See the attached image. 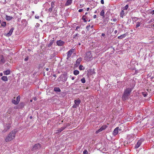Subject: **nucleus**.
Listing matches in <instances>:
<instances>
[{
    "label": "nucleus",
    "mask_w": 154,
    "mask_h": 154,
    "mask_svg": "<svg viewBox=\"0 0 154 154\" xmlns=\"http://www.w3.org/2000/svg\"><path fill=\"white\" fill-rule=\"evenodd\" d=\"M17 131L14 130L8 135L6 137L5 140L6 142H8L14 139L15 137V135Z\"/></svg>",
    "instance_id": "obj_1"
},
{
    "label": "nucleus",
    "mask_w": 154,
    "mask_h": 154,
    "mask_svg": "<svg viewBox=\"0 0 154 154\" xmlns=\"http://www.w3.org/2000/svg\"><path fill=\"white\" fill-rule=\"evenodd\" d=\"M132 91V89L130 88H126L122 97V98L123 100L125 101L128 99L130 94Z\"/></svg>",
    "instance_id": "obj_2"
},
{
    "label": "nucleus",
    "mask_w": 154,
    "mask_h": 154,
    "mask_svg": "<svg viewBox=\"0 0 154 154\" xmlns=\"http://www.w3.org/2000/svg\"><path fill=\"white\" fill-rule=\"evenodd\" d=\"M41 147V144L39 143L35 144L33 146L32 149V151H37Z\"/></svg>",
    "instance_id": "obj_3"
},
{
    "label": "nucleus",
    "mask_w": 154,
    "mask_h": 154,
    "mask_svg": "<svg viewBox=\"0 0 154 154\" xmlns=\"http://www.w3.org/2000/svg\"><path fill=\"white\" fill-rule=\"evenodd\" d=\"M60 77L62 81L65 82L67 79L68 76L67 74L66 73L61 75Z\"/></svg>",
    "instance_id": "obj_4"
},
{
    "label": "nucleus",
    "mask_w": 154,
    "mask_h": 154,
    "mask_svg": "<svg viewBox=\"0 0 154 154\" xmlns=\"http://www.w3.org/2000/svg\"><path fill=\"white\" fill-rule=\"evenodd\" d=\"M92 57L91 52L89 51L86 53V56L85 58L87 60H89Z\"/></svg>",
    "instance_id": "obj_5"
},
{
    "label": "nucleus",
    "mask_w": 154,
    "mask_h": 154,
    "mask_svg": "<svg viewBox=\"0 0 154 154\" xmlns=\"http://www.w3.org/2000/svg\"><path fill=\"white\" fill-rule=\"evenodd\" d=\"M74 50V49L72 48L67 52V59H68L70 57Z\"/></svg>",
    "instance_id": "obj_6"
},
{
    "label": "nucleus",
    "mask_w": 154,
    "mask_h": 154,
    "mask_svg": "<svg viewBox=\"0 0 154 154\" xmlns=\"http://www.w3.org/2000/svg\"><path fill=\"white\" fill-rule=\"evenodd\" d=\"M6 60L3 55H0V64H3L5 63Z\"/></svg>",
    "instance_id": "obj_7"
},
{
    "label": "nucleus",
    "mask_w": 154,
    "mask_h": 154,
    "mask_svg": "<svg viewBox=\"0 0 154 154\" xmlns=\"http://www.w3.org/2000/svg\"><path fill=\"white\" fill-rule=\"evenodd\" d=\"M67 127V125L65 126L61 127V128H58V130H56V133L57 134L66 128Z\"/></svg>",
    "instance_id": "obj_8"
},
{
    "label": "nucleus",
    "mask_w": 154,
    "mask_h": 154,
    "mask_svg": "<svg viewBox=\"0 0 154 154\" xmlns=\"http://www.w3.org/2000/svg\"><path fill=\"white\" fill-rule=\"evenodd\" d=\"M11 127L10 125L9 124H7L5 125V127L4 130H3L2 132L3 133H5L7 131L9 130Z\"/></svg>",
    "instance_id": "obj_9"
},
{
    "label": "nucleus",
    "mask_w": 154,
    "mask_h": 154,
    "mask_svg": "<svg viewBox=\"0 0 154 154\" xmlns=\"http://www.w3.org/2000/svg\"><path fill=\"white\" fill-rule=\"evenodd\" d=\"M14 28L13 27V28H11V30L9 31V32L8 33H5V35L6 36H8V37L10 36L11 35L12 32H13V30H14Z\"/></svg>",
    "instance_id": "obj_10"
},
{
    "label": "nucleus",
    "mask_w": 154,
    "mask_h": 154,
    "mask_svg": "<svg viewBox=\"0 0 154 154\" xmlns=\"http://www.w3.org/2000/svg\"><path fill=\"white\" fill-rule=\"evenodd\" d=\"M143 140H144L143 139H140V140H139L137 143V145L135 146V148L136 149L138 148L141 144L142 142L143 141Z\"/></svg>",
    "instance_id": "obj_11"
},
{
    "label": "nucleus",
    "mask_w": 154,
    "mask_h": 154,
    "mask_svg": "<svg viewBox=\"0 0 154 154\" xmlns=\"http://www.w3.org/2000/svg\"><path fill=\"white\" fill-rule=\"evenodd\" d=\"M56 43L57 45L58 46H62L64 45L65 42L61 40H59L57 41Z\"/></svg>",
    "instance_id": "obj_12"
},
{
    "label": "nucleus",
    "mask_w": 154,
    "mask_h": 154,
    "mask_svg": "<svg viewBox=\"0 0 154 154\" xmlns=\"http://www.w3.org/2000/svg\"><path fill=\"white\" fill-rule=\"evenodd\" d=\"M118 130H119V127H117L114 130L113 132V134L115 136L118 133Z\"/></svg>",
    "instance_id": "obj_13"
},
{
    "label": "nucleus",
    "mask_w": 154,
    "mask_h": 154,
    "mask_svg": "<svg viewBox=\"0 0 154 154\" xmlns=\"http://www.w3.org/2000/svg\"><path fill=\"white\" fill-rule=\"evenodd\" d=\"M106 126H103L100 129L96 131V133H97L101 131H102L103 130L106 129Z\"/></svg>",
    "instance_id": "obj_14"
},
{
    "label": "nucleus",
    "mask_w": 154,
    "mask_h": 154,
    "mask_svg": "<svg viewBox=\"0 0 154 154\" xmlns=\"http://www.w3.org/2000/svg\"><path fill=\"white\" fill-rule=\"evenodd\" d=\"M81 101L80 99H78L77 100H75L74 101L76 105L78 106H79V104L80 103Z\"/></svg>",
    "instance_id": "obj_15"
},
{
    "label": "nucleus",
    "mask_w": 154,
    "mask_h": 154,
    "mask_svg": "<svg viewBox=\"0 0 154 154\" xmlns=\"http://www.w3.org/2000/svg\"><path fill=\"white\" fill-rule=\"evenodd\" d=\"M81 60L82 59L81 58H79L77 59L76 61V63L75 64L76 66H78L80 64Z\"/></svg>",
    "instance_id": "obj_16"
},
{
    "label": "nucleus",
    "mask_w": 154,
    "mask_h": 154,
    "mask_svg": "<svg viewBox=\"0 0 154 154\" xmlns=\"http://www.w3.org/2000/svg\"><path fill=\"white\" fill-rule=\"evenodd\" d=\"M54 42V38H53V40H51L50 42V43L48 45V47H51V45H53V43Z\"/></svg>",
    "instance_id": "obj_17"
},
{
    "label": "nucleus",
    "mask_w": 154,
    "mask_h": 154,
    "mask_svg": "<svg viewBox=\"0 0 154 154\" xmlns=\"http://www.w3.org/2000/svg\"><path fill=\"white\" fill-rule=\"evenodd\" d=\"M10 69H8L3 72V73L5 75H8L10 73Z\"/></svg>",
    "instance_id": "obj_18"
},
{
    "label": "nucleus",
    "mask_w": 154,
    "mask_h": 154,
    "mask_svg": "<svg viewBox=\"0 0 154 154\" xmlns=\"http://www.w3.org/2000/svg\"><path fill=\"white\" fill-rule=\"evenodd\" d=\"M72 2V0H68L65 4V5H69L71 4Z\"/></svg>",
    "instance_id": "obj_19"
},
{
    "label": "nucleus",
    "mask_w": 154,
    "mask_h": 154,
    "mask_svg": "<svg viewBox=\"0 0 154 154\" xmlns=\"http://www.w3.org/2000/svg\"><path fill=\"white\" fill-rule=\"evenodd\" d=\"M1 79L4 81H8V78L7 76H3L2 77Z\"/></svg>",
    "instance_id": "obj_20"
},
{
    "label": "nucleus",
    "mask_w": 154,
    "mask_h": 154,
    "mask_svg": "<svg viewBox=\"0 0 154 154\" xmlns=\"http://www.w3.org/2000/svg\"><path fill=\"white\" fill-rule=\"evenodd\" d=\"M126 34H125L123 35H122L119 36L118 37V38L119 39H122L123 38L125 37L126 36Z\"/></svg>",
    "instance_id": "obj_21"
},
{
    "label": "nucleus",
    "mask_w": 154,
    "mask_h": 154,
    "mask_svg": "<svg viewBox=\"0 0 154 154\" xmlns=\"http://www.w3.org/2000/svg\"><path fill=\"white\" fill-rule=\"evenodd\" d=\"M54 91L55 92H60L61 90L60 88L58 87H55L54 88Z\"/></svg>",
    "instance_id": "obj_22"
},
{
    "label": "nucleus",
    "mask_w": 154,
    "mask_h": 154,
    "mask_svg": "<svg viewBox=\"0 0 154 154\" xmlns=\"http://www.w3.org/2000/svg\"><path fill=\"white\" fill-rule=\"evenodd\" d=\"M12 17L8 16L7 15L6 16V18L7 20H10L12 18Z\"/></svg>",
    "instance_id": "obj_23"
},
{
    "label": "nucleus",
    "mask_w": 154,
    "mask_h": 154,
    "mask_svg": "<svg viewBox=\"0 0 154 154\" xmlns=\"http://www.w3.org/2000/svg\"><path fill=\"white\" fill-rule=\"evenodd\" d=\"M100 15L103 16V17H104V10H103L101 11L100 13Z\"/></svg>",
    "instance_id": "obj_24"
},
{
    "label": "nucleus",
    "mask_w": 154,
    "mask_h": 154,
    "mask_svg": "<svg viewBox=\"0 0 154 154\" xmlns=\"http://www.w3.org/2000/svg\"><path fill=\"white\" fill-rule=\"evenodd\" d=\"M74 74L75 75H77L79 73V71L78 70H75L73 72Z\"/></svg>",
    "instance_id": "obj_25"
},
{
    "label": "nucleus",
    "mask_w": 154,
    "mask_h": 154,
    "mask_svg": "<svg viewBox=\"0 0 154 154\" xmlns=\"http://www.w3.org/2000/svg\"><path fill=\"white\" fill-rule=\"evenodd\" d=\"M20 96L19 95L17 97L16 99V101H17V102L18 103L19 102L20 99Z\"/></svg>",
    "instance_id": "obj_26"
},
{
    "label": "nucleus",
    "mask_w": 154,
    "mask_h": 154,
    "mask_svg": "<svg viewBox=\"0 0 154 154\" xmlns=\"http://www.w3.org/2000/svg\"><path fill=\"white\" fill-rule=\"evenodd\" d=\"M12 103L16 105L18 104V103L15 100H13L12 101Z\"/></svg>",
    "instance_id": "obj_27"
},
{
    "label": "nucleus",
    "mask_w": 154,
    "mask_h": 154,
    "mask_svg": "<svg viewBox=\"0 0 154 154\" xmlns=\"http://www.w3.org/2000/svg\"><path fill=\"white\" fill-rule=\"evenodd\" d=\"M86 17V16L85 15H84L82 18V19L83 20L84 22H85L87 21L85 20V17Z\"/></svg>",
    "instance_id": "obj_28"
},
{
    "label": "nucleus",
    "mask_w": 154,
    "mask_h": 154,
    "mask_svg": "<svg viewBox=\"0 0 154 154\" xmlns=\"http://www.w3.org/2000/svg\"><path fill=\"white\" fill-rule=\"evenodd\" d=\"M6 22H3L1 23V26H2L5 27L6 26Z\"/></svg>",
    "instance_id": "obj_29"
},
{
    "label": "nucleus",
    "mask_w": 154,
    "mask_h": 154,
    "mask_svg": "<svg viewBox=\"0 0 154 154\" xmlns=\"http://www.w3.org/2000/svg\"><path fill=\"white\" fill-rule=\"evenodd\" d=\"M81 81L82 83H85V79L84 78H83L81 79Z\"/></svg>",
    "instance_id": "obj_30"
},
{
    "label": "nucleus",
    "mask_w": 154,
    "mask_h": 154,
    "mask_svg": "<svg viewBox=\"0 0 154 154\" xmlns=\"http://www.w3.org/2000/svg\"><path fill=\"white\" fill-rule=\"evenodd\" d=\"M79 68L80 70H82L84 69V68H83V66H82V65H80L79 66Z\"/></svg>",
    "instance_id": "obj_31"
},
{
    "label": "nucleus",
    "mask_w": 154,
    "mask_h": 154,
    "mask_svg": "<svg viewBox=\"0 0 154 154\" xmlns=\"http://www.w3.org/2000/svg\"><path fill=\"white\" fill-rule=\"evenodd\" d=\"M79 34H75V35H73V38H75V39H78V38H77V37L78 36V35H79Z\"/></svg>",
    "instance_id": "obj_32"
},
{
    "label": "nucleus",
    "mask_w": 154,
    "mask_h": 154,
    "mask_svg": "<svg viewBox=\"0 0 154 154\" xmlns=\"http://www.w3.org/2000/svg\"><path fill=\"white\" fill-rule=\"evenodd\" d=\"M55 5L54 2H52L51 3V7L52 8H53Z\"/></svg>",
    "instance_id": "obj_33"
},
{
    "label": "nucleus",
    "mask_w": 154,
    "mask_h": 154,
    "mask_svg": "<svg viewBox=\"0 0 154 154\" xmlns=\"http://www.w3.org/2000/svg\"><path fill=\"white\" fill-rule=\"evenodd\" d=\"M140 25V22H137V23L136 28H137L138 27H139Z\"/></svg>",
    "instance_id": "obj_34"
},
{
    "label": "nucleus",
    "mask_w": 154,
    "mask_h": 154,
    "mask_svg": "<svg viewBox=\"0 0 154 154\" xmlns=\"http://www.w3.org/2000/svg\"><path fill=\"white\" fill-rule=\"evenodd\" d=\"M91 25L90 24H89V25L88 26H86V29H87V31H89V28L90 27Z\"/></svg>",
    "instance_id": "obj_35"
},
{
    "label": "nucleus",
    "mask_w": 154,
    "mask_h": 154,
    "mask_svg": "<svg viewBox=\"0 0 154 154\" xmlns=\"http://www.w3.org/2000/svg\"><path fill=\"white\" fill-rule=\"evenodd\" d=\"M142 95L144 96V97H146L147 95V93H145L144 92L142 93Z\"/></svg>",
    "instance_id": "obj_36"
},
{
    "label": "nucleus",
    "mask_w": 154,
    "mask_h": 154,
    "mask_svg": "<svg viewBox=\"0 0 154 154\" xmlns=\"http://www.w3.org/2000/svg\"><path fill=\"white\" fill-rule=\"evenodd\" d=\"M128 7V5H126L125 7H124L123 9L124 10H127Z\"/></svg>",
    "instance_id": "obj_37"
},
{
    "label": "nucleus",
    "mask_w": 154,
    "mask_h": 154,
    "mask_svg": "<svg viewBox=\"0 0 154 154\" xmlns=\"http://www.w3.org/2000/svg\"><path fill=\"white\" fill-rule=\"evenodd\" d=\"M83 154H88V152L86 150H85L83 152Z\"/></svg>",
    "instance_id": "obj_38"
},
{
    "label": "nucleus",
    "mask_w": 154,
    "mask_h": 154,
    "mask_svg": "<svg viewBox=\"0 0 154 154\" xmlns=\"http://www.w3.org/2000/svg\"><path fill=\"white\" fill-rule=\"evenodd\" d=\"M78 106L76 105V104H75V103H74L72 106V107L74 108H76Z\"/></svg>",
    "instance_id": "obj_39"
},
{
    "label": "nucleus",
    "mask_w": 154,
    "mask_h": 154,
    "mask_svg": "<svg viewBox=\"0 0 154 154\" xmlns=\"http://www.w3.org/2000/svg\"><path fill=\"white\" fill-rule=\"evenodd\" d=\"M40 26V24L38 23H37L35 26V27L36 28L39 27Z\"/></svg>",
    "instance_id": "obj_40"
},
{
    "label": "nucleus",
    "mask_w": 154,
    "mask_h": 154,
    "mask_svg": "<svg viewBox=\"0 0 154 154\" xmlns=\"http://www.w3.org/2000/svg\"><path fill=\"white\" fill-rule=\"evenodd\" d=\"M52 8H52V7L49 8L48 9V11L51 12L52 11Z\"/></svg>",
    "instance_id": "obj_41"
},
{
    "label": "nucleus",
    "mask_w": 154,
    "mask_h": 154,
    "mask_svg": "<svg viewBox=\"0 0 154 154\" xmlns=\"http://www.w3.org/2000/svg\"><path fill=\"white\" fill-rule=\"evenodd\" d=\"M29 59V57H27L26 58L24 59V60L25 61H27Z\"/></svg>",
    "instance_id": "obj_42"
},
{
    "label": "nucleus",
    "mask_w": 154,
    "mask_h": 154,
    "mask_svg": "<svg viewBox=\"0 0 154 154\" xmlns=\"http://www.w3.org/2000/svg\"><path fill=\"white\" fill-rule=\"evenodd\" d=\"M136 19H137V20L138 19V18L136 17H134L132 18V19L133 20H136Z\"/></svg>",
    "instance_id": "obj_43"
},
{
    "label": "nucleus",
    "mask_w": 154,
    "mask_h": 154,
    "mask_svg": "<svg viewBox=\"0 0 154 154\" xmlns=\"http://www.w3.org/2000/svg\"><path fill=\"white\" fill-rule=\"evenodd\" d=\"M90 71H92H92H91V72L92 73H91V74H93V73H94V69H90Z\"/></svg>",
    "instance_id": "obj_44"
},
{
    "label": "nucleus",
    "mask_w": 154,
    "mask_h": 154,
    "mask_svg": "<svg viewBox=\"0 0 154 154\" xmlns=\"http://www.w3.org/2000/svg\"><path fill=\"white\" fill-rule=\"evenodd\" d=\"M83 10V9H80L79 10V12H82Z\"/></svg>",
    "instance_id": "obj_45"
},
{
    "label": "nucleus",
    "mask_w": 154,
    "mask_h": 154,
    "mask_svg": "<svg viewBox=\"0 0 154 154\" xmlns=\"http://www.w3.org/2000/svg\"><path fill=\"white\" fill-rule=\"evenodd\" d=\"M101 3L102 4H104V1H103V0H101Z\"/></svg>",
    "instance_id": "obj_46"
},
{
    "label": "nucleus",
    "mask_w": 154,
    "mask_h": 154,
    "mask_svg": "<svg viewBox=\"0 0 154 154\" xmlns=\"http://www.w3.org/2000/svg\"><path fill=\"white\" fill-rule=\"evenodd\" d=\"M39 16H35V18H36V19H39Z\"/></svg>",
    "instance_id": "obj_47"
},
{
    "label": "nucleus",
    "mask_w": 154,
    "mask_h": 154,
    "mask_svg": "<svg viewBox=\"0 0 154 154\" xmlns=\"http://www.w3.org/2000/svg\"><path fill=\"white\" fill-rule=\"evenodd\" d=\"M96 17H97L96 15H94L93 17H94V18L95 19V18H96Z\"/></svg>",
    "instance_id": "obj_48"
},
{
    "label": "nucleus",
    "mask_w": 154,
    "mask_h": 154,
    "mask_svg": "<svg viewBox=\"0 0 154 154\" xmlns=\"http://www.w3.org/2000/svg\"><path fill=\"white\" fill-rule=\"evenodd\" d=\"M105 35V34H104V33H102V36H103H103H104Z\"/></svg>",
    "instance_id": "obj_49"
},
{
    "label": "nucleus",
    "mask_w": 154,
    "mask_h": 154,
    "mask_svg": "<svg viewBox=\"0 0 154 154\" xmlns=\"http://www.w3.org/2000/svg\"><path fill=\"white\" fill-rule=\"evenodd\" d=\"M117 32V30H116L114 31V33L115 34H116Z\"/></svg>",
    "instance_id": "obj_50"
},
{
    "label": "nucleus",
    "mask_w": 154,
    "mask_h": 154,
    "mask_svg": "<svg viewBox=\"0 0 154 154\" xmlns=\"http://www.w3.org/2000/svg\"><path fill=\"white\" fill-rule=\"evenodd\" d=\"M128 144V143H126V142H124V144L125 146V145H126V144Z\"/></svg>",
    "instance_id": "obj_51"
},
{
    "label": "nucleus",
    "mask_w": 154,
    "mask_h": 154,
    "mask_svg": "<svg viewBox=\"0 0 154 154\" xmlns=\"http://www.w3.org/2000/svg\"><path fill=\"white\" fill-rule=\"evenodd\" d=\"M151 13L152 14H154V10H153L152 11V12H151Z\"/></svg>",
    "instance_id": "obj_52"
},
{
    "label": "nucleus",
    "mask_w": 154,
    "mask_h": 154,
    "mask_svg": "<svg viewBox=\"0 0 154 154\" xmlns=\"http://www.w3.org/2000/svg\"><path fill=\"white\" fill-rule=\"evenodd\" d=\"M45 70L47 71H48L49 70V68H47Z\"/></svg>",
    "instance_id": "obj_53"
},
{
    "label": "nucleus",
    "mask_w": 154,
    "mask_h": 154,
    "mask_svg": "<svg viewBox=\"0 0 154 154\" xmlns=\"http://www.w3.org/2000/svg\"><path fill=\"white\" fill-rule=\"evenodd\" d=\"M53 76L55 77H56V75L55 74H54L53 75Z\"/></svg>",
    "instance_id": "obj_54"
},
{
    "label": "nucleus",
    "mask_w": 154,
    "mask_h": 154,
    "mask_svg": "<svg viewBox=\"0 0 154 154\" xmlns=\"http://www.w3.org/2000/svg\"><path fill=\"white\" fill-rule=\"evenodd\" d=\"M89 9H90V8H87V11H88L89 10Z\"/></svg>",
    "instance_id": "obj_55"
},
{
    "label": "nucleus",
    "mask_w": 154,
    "mask_h": 154,
    "mask_svg": "<svg viewBox=\"0 0 154 154\" xmlns=\"http://www.w3.org/2000/svg\"><path fill=\"white\" fill-rule=\"evenodd\" d=\"M76 28H77L78 29H79L80 28V27L79 26H77L76 27Z\"/></svg>",
    "instance_id": "obj_56"
},
{
    "label": "nucleus",
    "mask_w": 154,
    "mask_h": 154,
    "mask_svg": "<svg viewBox=\"0 0 154 154\" xmlns=\"http://www.w3.org/2000/svg\"><path fill=\"white\" fill-rule=\"evenodd\" d=\"M116 19H113V21H116Z\"/></svg>",
    "instance_id": "obj_57"
},
{
    "label": "nucleus",
    "mask_w": 154,
    "mask_h": 154,
    "mask_svg": "<svg viewBox=\"0 0 154 154\" xmlns=\"http://www.w3.org/2000/svg\"><path fill=\"white\" fill-rule=\"evenodd\" d=\"M74 79H75V78H74V77H72V80H74Z\"/></svg>",
    "instance_id": "obj_58"
},
{
    "label": "nucleus",
    "mask_w": 154,
    "mask_h": 154,
    "mask_svg": "<svg viewBox=\"0 0 154 154\" xmlns=\"http://www.w3.org/2000/svg\"><path fill=\"white\" fill-rule=\"evenodd\" d=\"M75 30L76 31H79V30H78V29L77 28H76L75 29Z\"/></svg>",
    "instance_id": "obj_59"
},
{
    "label": "nucleus",
    "mask_w": 154,
    "mask_h": 154,
    "mask_svg": "<svg viewBox=\"0 0 154 154\" xmlns=\"http://www.w3.org/2000/svg\"><path fill=\"white\" fill-rule=\"evenodd\" d=\"M0 75H1V76H2L3 75V74L2 73H1L0 74Z\"/></svg>",
    "instance_id": "obj_60"
},
{
    "label": "nucleus",
    "mask_w": 154,
    "mask_h": 154,
    "mask_svg": "<svg viewBox=\"0 0 154 154\" xmlns=\"http://www.w3.org/2000/svg\"><path fill=\"white\" fill-rule=\"evenodd\" d=\"M124 12L122 10V11H121V15H122V12Z\"/></svg>",
    "instance_id": "obj_61"
},
{
    "label": "nucleus",
    "mask_w": 154,
    "mask_h": 154,
    "mask_svg": "<svg viewBox=\"0 0 154 154\" xmlns=\"http://www.w3.org/2000/svg\"><path fill=\"white\" fill-rule=\"evenodd\" d=\"M30 118L31 119L32 118V116H30Z\"/></svg>",
    "instance_id": "obj_62"
},
{
    "label": "nucleus",
    "mask_w": 154,
    "mask_h": 154,
    "mask_svg": "<svg viewBox=\"0 0 154 154\" xmlns=\"http://www.w3.org/2000/svg\"><path fill=\"white\" fill-rule=\"evenodd\" d=\"M97 11H94V13H97Z\"/></svg>",
    "instance_id": "obj_63"
},
{
    "label": "nucleus",
    "mask_w": 154,
    "mask_h": 154,
    "mask_svg": "<svg viewBox=\"0 0 154 154\" xmlns=\"http://www.w3.org/2000/svg\"><path fill=\"white\" fill-rule=\"evenodd\" d=\"M32 12L33 14L34 13V11H32Z\"/></svg>",
    "instance_id": "obj_64"
}]
</instances>
